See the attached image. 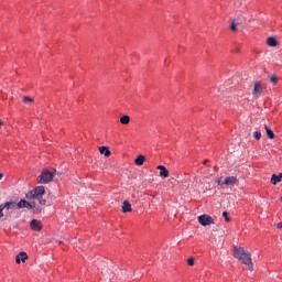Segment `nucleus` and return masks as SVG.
Here are the masks:
<instances>
[{"instance_id":"1","label":"nucleus","mask_w":282,"mask_h":282,"mask_svg":"<svg viewBox=\"0 0 282 282\" xmlns=\"http://www.w3.org/2000/svg\"><path fill=\"white\" fill-rule=\"evenodd\" d=\"M234 257L235 259H238V261H241L245 265H247V269L252 272L254 270L252 264V258L250 253L241 247H234Z\"/></svg>"},{"instance_id":"2","label":"nucleus","mask_w":282,"mask_h":282,"mask_svg":"<svg viewBox=\"0 0 282 282\" xmlns=\"http://www.w3.org/2000/svg\"><path fill=\"white\" fill-rule=\"evenodd\" d=\"M44 195H45V187L37 186L26 194V199H37L41 206H45V204H47V200L43 198Z\"/></svg>"},{"instance_id":"3","label":"nucleus","mask_w":282,"mask_h":282,"mask_svg":"<svg viewBox=\"0 0 282 282\" xmlns=\"http://www.w3.org/2000/svg\"><path fill=\"white\" fill-rule=\"evenodd\" d=\"M56 175V170H43L41 175L37 177L39 184H50Z\"/></svg>"},{"instance_id":"4","label":"nucleus","mask_w":282,"mask_h":282,"mask_svg":"<svg viewBox=\"0 0 282 282\" xmlns=\"http://www.w3.org/2000/svg\"><path fill=\"white\" fill-rule=\"evenodd\" d=\"M198 223L200 224V226H210L215 224V220L209 215L204 214L198 217Z\"/></svg>"},{"instance_id":"5","label":"nucleus","mask_w":282,"mask_h":282,"mask_svg":"<svg viewBox=\"0 0 282 282\" xmlns=\"http://www.w3.org/2000/svg\"><path fill=\"white\" fill-rule=\"evenodd\" d=\"M261 94H263V85H261V82H256L254 85H253L252 95L256 98H259V96H261Z\"/></svg>"},{"instance_id":"6","label":"nucleus","mask_w":282,"mask_h":282,"mask_svg":"<svg viewBox=\"0 0 282 282\" xmlns=\"http://www.w3.org/2000/svg\"><path fill=\"white\" fill-rule=\"evenodd\" d=\"M30 226L31 230H34V232H41V230H43V224H41V220L33 219Z\"/></svg>"},{"instance_id":"7","label":"nucleus","mask_w":282,"mask_h":282,"mask_svg":"<svg viewBox=\"0 0 282 282\" xmlns=\"http://www.w3.org/2000/svg\"><path fill=\"white\" fill-rule=\"evenodd\" d=\"M2 208L7 212L17 210V202H7L2 204Z\"/></svg>"},{"instance_id":"8","label":"nucleus","mask_w":282,"mask_h":282,"mask_svg":"<svg viewBox=\"0 0 282 282\" xmlns=\"http://www.w3.org/2000/svg\"><path fill=\"white\" fill-rule=\"evenodd\" d=\"M239 182V180H237V176H229L225 178L224 184L226 186H235V184H237Z\"/></svg>"},{"instance_id":"9","label":"nucleus","mask_w":282,"mask_h":282,"mask_svg":"<svg viewBox=\"0 0 282 282\" xmlns=\"http://www.w3.org/2000/svg\"><path fill=\"white\" fill-rule=\"evenodd\" d=\"M25 263L28 261V253L24 251H21L17 257H15V262L17 263Z\"/></svg>"},{"instance_id":"10","label":"nucleus","mask_w":282,"mask_h":282,"mask_svg":"<svg viewBox=\"0 0 282 282\" xmlns=\"http://www.w3.org/2000/svg\"><path fill=\"white\" fill-rule=\"evenodd\" d=\"M218 93H220V94H218V98H227V96L229 94V91L227 90L226 86H220L218 88Z\"/></svg>"},{"instance_id":"11","label":"nucleus","mask_w":282,"mask_h":282,"mask_svg":"<svg viewBox=\"0 0 282 282\" xmlns=\"http://www.w3.org/2000/svg\"><path fill=\"white\" fill-rule=\"evenodd\" d=\"M158 171H160V177H169V171L166 170V166L159 165Z\"/></svg>"},{"instance_id":"12","label":"nucleus","mask_w":282,"mask_h":282,"mask_svg":"<svg viewBox=\"0 0 282 282\" xmlns=\"http://www.w3.org/2000/svg\"><path fill=\"white\" fill-rule=\"evenodd\" d=\"M99 153H101V155H105V158H109L111 155V151L105 145L99 147Z\"/></svg>"},{"instance_id":"13","label":"nucleus","mask_w":282,"mask_h":282,"mask_svg":"<svg viewBox=\"0 0 282 282\" xmlns=\"http://www.w3.org/2000/svg\"><path fill=\"white\" fill-rule=\"evenodd\" d=\"M144 162H147V156L140 154L135 160H134V164L137 166H142L144 164Z\"/></svg>"},{"instance_id":"14","label":"nucleus","mask_w":282,"mask_h":282,"mask_svg":"<svg viewBox=\"0 0 282 282\" xmlns=\"http://www.w3.org/2000/svg\"><path fill=\"white\" fill-rule=\"evenodd\" d=\"M267 45H269V47H276V45H279V42H276L275 37H268L267 39Z\"/></svg>"},{"instance_id":"15","label":"nucleus","mask_w":282,"mask_h":282,"mask_svg":"<svg viewBox=\"0 0 282 282\" xmlns=\"http://www.w3.org/2000/svg\"><path fill=\"white\" fill-rule=\"evenodd\" d=\"M281 180H282V173H280L279 175L273 174L271 177V184L276 186V184H279V182H281Z\"/></svg>"},{"instance_id":"16","label":"nucleus","mask_w":282,"mask_h":282,"mask_svg":"<svg viewBox=\"0 0 282 282\" xmlns=\"http://www.w3.org/2000/svg\"><path fill=\"white\" fill-rule=\"evenodd\" d=\"M132 210L131 203H129V200H124L122 205V213H131Z\"/></svg>"},{"instance_id":"17","label":"nucleus","mask_w":282,"mask_h":282,"mask_svg":"<svg viewBox=\"0 0 282 282\" xmlns=\"http://www.w3.org/2000/svg\"><path fill=\"white\" fill-rule=\"evenodd\" d=\"M264 130L267 131V135L270 140H274V131L268 127V124H264Z\"/></svg>"},{"instance_id":"18","label":"nucleus","mask_w":282,"mask_h":282,"mask_svg":"<svg viewBox=\"0 0 282 282\" xmlns=\"http://www.w3.org/2000/svg\"><path fill=\"white\" fill-rule=\"evenodd\" d=\"M29 202L25 199H21L19 203H17V210L21 208H28Z\"/></svg>"},{"instance_id":"19","label":"nucleus","mask_w":282,"mask_h":282,"mask_svg":"<svg viewBox=\"0 0 282 282\" xmlns=\"http://www.w3.org/2000/svg\"><path fill=\"white\" fill-rule=\"evenodd\" d=\"M120 122L121 124H129V122H131V117L124 115L120 118Z\"/></svg>"},{"instance_id":"20","label":"nucleus","mask_w":282,"mask_h":282,"mask_svg":"<svg viewBox=\"0 0 282 282\" xmlns=\"http://www.w3.org/2000/svg\"><path fill=\"white\" fill-rule=\"evenodd\" d=\"M230 30L231 32H237V22L235 20L231 21Z\"/></svg>"},{"instance_id":"21","label":"nucleus","mask_w":282,"mask_h":282,"mask_svg":"<svg viewBox=\"0 0 282 282\" xmlns=\"http://www.w3.org/2000/svg\"><path fill=\"white\" fill-rule=\"evenodd\" d=\"M270 83H272L273 85H276V83H279V77H276L275 75H272L270 77Z\"/></svg>"},{"instance_id":"22","label":"nucleus","mask_w":282,"mask_h":282,"mask_svg":"<svg viewBox=\"0 0 282 282\" xmlns=\"http://www.w3.org/2000/svg\"><path fill=\"white\" fill-rule=\"evenodd\" d=\"M34 208H36V202H29L28 210H32Z\"/></svg>"},{"instance_id":"23","label":"nucleus","mask_w":282,"mask_h":282,"mask_svg":"<svg viewBox=\"0 0 282 282\" xmlns=\"http://www.w3.org/2000/svg\"><path fill=\"white\" fill-rule=\"evenodd\" d=\"M223 217H224L225 221H227V223L230 221V214H228V212H224Z\"/></svg>"},{"instance_id":"24","label":"nucleus","mask_w":282,"mask_h":282,"mask_svg":"<svg viewBox=\"0 0 282 282\" xmlns=\"http://www.w3.org/2000/svg\"><path fill=\"white\" fill-rule=\"evenodd\" d=\"M253 137L256 140H261V132L260 131L253 132Z\"/></svg>"},{"instance_id":"25","label":"nucleus","mask_w":282,"mask_h":282,"mask_svg":"<svg viewBox=\"0 0 282 282\" xmlns=\"http://www.w3.org/2000/svg\"><path fill=\"white\" fill-rule=\"evenodd\" d=\"M23 102H34V99H32V97H23Z\"/></svg>"},{"instance_id":"26","label":"nucleus","mask_w":282,"mask_h":282,"mask_svg":"<svg viewBox=\"0 0 282 282\" xmlns=\"http://www.w3.org/2000/svg\"><path fill=\"white\" fill-rule=\"evenodd\" d=\"M187 264H188V265H192V267L195 265V259L188 258V259H187Z\"/></svg>"},{"instance_id":"27","label":"nucleus","mask_w":282,"mask_h":282,"mask_svg":"<svg viewBox=\"0 0 282 282\" xmlns=\"http://www.w3.org/2000/svg\"><path fill=\"white\" fill-rule=\"evenodd\" d=\"M121 275L123 276V279L129 278V273L127 272V270H121Z\"/></svg>"},{"instance_id":"28","label":"nucleus","mask_w":282,"mask_h":282,"mask_svg":"<svg viewBox=\"0 0 282 282\" xmlns=\"http://www.w3.org/2000/svg\"><path fill=\"white\" fill-rule=\"evenodd\" d=\"M3 210H4V209H3V205L1 204V205H0V219L3 217Z\"/></svg>"},{"instance_id":"29","label":"nucleus","mask_w":282,"mask_h":282,"mask_svg":"<svg viewBox=\"0 0 282 282\" xmlns=\"http://www.w3.org/2000/svg\"><path fill=\"white\" fill-rule=\"evenodd\" d=\"M48 196L51 197V199H53V202L56 200V196L52 195V194H48Z\"/></svg>"},{"instance_id":"30","label":"nucleus","mask_w":282,"mask_h":282,"mask_svg":"<svg viewBox=\"0 0 282 282\" xmlns=\"http://www.w3.org/2000/svg\"><path fill=\"white\" fill-rule=\"evenodd\" d=\"M276 228L281 229V228H282V223H279V224L276 225Z\"/></svg>"},{"instance_id":"31","label":"nucleus","mask_w":282,"mask_h":282,"mask_svg":"<svg viewBox=\"0 0 282 282\" xmlns=\"http://www.w3.org/2000/svg\"><path fill=\"white\" fill-rule=\"evenodd\" d=\"M207 163H208V160H204V161H203V164H207Z\"/></svg>"},{"instance_id":"32","label":"nucleus","mask_w":282,"mask_h":282,"mask_svg":"<svg viewBox=\"0 0 282 282\" xmlns=\"http://www.w3.org/2000/svg\"><path fill=\"white\" fill-rule=\"evenodd\" d=\"M217 184H218V185H221V180L217 181Z\"/></svg>"},{"instance_id":"33","label":"nucleus","mask_w":282,"mask_h":282,"mask_svg":"<svg viewBox=\"0 0 282 282\" xmlns=\"http://www.w3.org/2000/svg\"><path fill=\"white\" fill-rule=\"evenodd\" d=\"M0 180H3V174L0 173Z\"/></svg>"},{"instance_id":"34","label":"nucleus","mask_w":282,"mask_h":282,"mask_svg":"<svg viewBox=\"0 0 282 282\" xmlns=\"http://www.w3.org/2000/svg\"><path fill=\"white\" fill-rule=\"evenodd\" d=\"M3 123L1 122V120H0V127L2 126Z\"/></svg>"},{"instance_id":"35","label":"nucleus","mask_w":282,"mask_h":282,"mask_svg":"<svg viewBox=\"0 0 282 282\" xmlns=\"http://www.w3.org/2000/svg\"><path fill=\"white\" fill-rule=\"evenodd\" d=\"M280 202L282 203V196L280 197Z\"/></svg>"}]
</instances>
